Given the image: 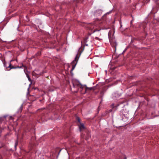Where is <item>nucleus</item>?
Returning <instances> with one entry per match:
<instances>
[{"label":"nucleus","instance_id":"f3484780","mask_svg":"<svg viewBox=\"0 0 159 159\" xmlns=\"http://www.w3.org/2000/svg\"><path fill=\"white\" fill-rule=\"evenodd\" d=\"M7 117V116H4V117L5 118H6Z\"/></svg>","mask_w":159,"mask_h":159},{"label":"nucleus","instance_id":"20e7f679","mask_svg":"<svg viewBox=\"0 0 159 159\" xmlns=\"http://www.w3.org/2000/svg\"><path fill=\"white\" fill-rule=\"evenodd\" d=\"M77 86L79 88L82 89V90H83L84 88H85L86 85H82L81 84H79L77 85Z\"/></svg>","mask_w":159,"mask_h":159},{"label":"nucleus","instance_id":"423d86ee","mask_svg":"<svg viewBox=\"0 0 159 159\" xmlns=\"http://www.w3.org/2000/svg\"><path fill=\"white\" fill-rule=\"evenodd\" d=\"M24 72H25V74H26V76H27V77L28 78L29 80V81L31 82V80L30 78V76H29V75H28V74L27 73H26V72H25V69L24 70Z\"/></svg>","mask_w":159,"mask_h":159},{"label":"nucleus","instance_id":"1a4fd4ad","mask_svg":"<svg viewBox=\"0 0 159 159\" xmlns=\"http://www.w3.org/2000/svg\"><path fill=\"white\" fill-rule=\"evenodd\" d=\"M77 56L75 57V60L72 61V63H75V61H76Z\"/></svg>","mask_w":159,"mask_h":159},{"label":"nucleus","instance_id":"6e6552de","mask_svg":"<svg viewBox=\"0 0 159 159\" xmlns=\"http://www.w3.org/2000/svg\"><path fill=\"white\" fill-rule=\"evenodd\" d=\"M156 3L158 7L159 8V0H157Z\"/></svg>","mask_w":159,"mask_h":159},{"label":"nucleus","instance_id":"aec40b11","mask_svg":"<svg viewBox=\"0 0 159 159\" xmlns=\"http://www.w3.org/2000/svg\"><path fill=\"white\" fill-rule=\"evenodd\" d=\"M126 158H125L124 159H126Z\"/></svg>","mask_w":159,"mask_h":159},{"label":"nucleus","instance_id":"f8f14e48","mask_svg":"<svg viewBox=\"0 0 159 159\" xmlns=\"http://www.w3.org/2000/svg\"><path fill=\"white\" fill-rule=\"evenodd\" d=\"M10 120H13V117L11 116H10L9 117V119Z\"/></svg>","mask_w":159,"mask_h":159},{"label":"nucleus","instance_id":"9b49d317","mask_svg":"<svg viewBox=\"0 0 159 159\" xmlns=\"http://www.w3.org/2000/svg\"><path fill=\"white\" fill-rule=\"evenodd\" d=\"M77 120H78V121L79 122V123H80V119L79 117H77Z\"/></svg>","mask_w":159,"mask_h":159},{"label":"nucleus","instance_id":"7ed1b4c3","mask_svg":"<svg viewBox=\"0 0 159 159\" xmlns=\"http://www.w3.org/2000/svg\"><path fill=\"white\" fill-rule=\"evenodd\" d=\"M79 128L80 131L82 130L85 128L84 125L82 123H80V125L79 126Z\"/></svg>","mask_w":159,"mask_h":159},{"label":"nucleus","instance_id":"6ab92c4d","mask_svg":"<svg viewBox=\"0 0 159 159\" xmlns=\"http://www.w3.org/2000/svg\"><path fill=\"white\" fill-rule=\"evenodd\" d=\"M125 50H126V49H125V50L124 51V52H125Z\"/></svg>","mask_w":159,"mask_h":159},{"label":"nucleus","instance_id":"0eeeda50","mask_svg":"<svg viewBox=\"0 0 159 159\" xmlns=\"http://www.w3.org/2000/svg\"><path fill=\"white\" fill-rule=\"evenodd\" d=\"M22 67H24L25 68H24V70L25 69V72H26V73H27L28 72V71L27 70V67L25 66L22 65L21 66H20V67H17V68H22Z\"/></svg>","mask_w":159,"mask_h":159},{"label":"nucleus","instance_id":"f257e3e1","mask_svg":"<svg viewBox=\"0 0 159 159\" xmlns=\"http://www.w3.org/2000/svg\"><path fill=\"white\" fill-rule=\"evenodd\" d=\"M109 39L111 46L112 47H114L116 48L117 44L115 40L113 39L111 37H110L109 34H108Z\"/></svg>","mask_w":159,"mask_h":159},{"label":"nucleus","instance_id":"f03ea898","mask_svg":"<svg viewBox=\"0 0 159 159\" xmlns=\"http://www.w3.org/2000/svg\"><path fill=\"white\" fill-rule=\"evenodd\" d=\"M6 64L5 63L4 64V66L6 67V68H10V70L11 69H13V68H17V67H14L13 66H11V64L10 63H8L9 66L8 67L6 66Z\"/></svg>","mask_w":159,"mask_h":159},{"label":"nucleus","instance_id":"dca6fc26","mask_svg":"<svg viewBox=\"0 0 159 159\" xmlns=\"http://www.w3.org/2000/svg\"><path fill=\"white\" fill-rule=\"evenodd\" d=\"M95 39H97V40H99V39L98 37H96L95 38Z\"/></svg>","mask_w":159,"mask_h":159},{"label":"nucleus","instance_id":"9d476101","mask_svg":"<svg viewBox=\"0 0 159 159\" xmlns=\"http://www.w3.org/2000/svg\"><path fill=\"white\" fill-rule=\"evenodd\" d=\"M17 144H18V143H17V142L16 141V142L15 144V148H16V146L17 145Z\"/></svg>","mask_w":159,"mask_h":159},{"label":"nucleus","instance_id":"ddd939ff","mask_svg":"<svg viewBox=\"0 0 159 159\" xmlns=\"http://www.w3.org/2000/svg\"><path fill=\"white\" fill-rule=\"evenodd\" d=\"M75 66H73L72 70H73L75 68Z\"/></svg>","mask_w":159,"mask_h":159},{"label":"nucleus","instance_id":"39448f33","mask_svg":"<svg viewBox=\"0 0 159 159\" xmlns=\"http://www.w3.org/2000/svg\"><path fill=\"white\" fill-rule=\"evenodd\" d=\"M93 88L92 87H88L86 85L85 87V93H86V91L88 90H92Z\"/></svg>","mask_w":159,"mask_h":159},{"label":"nucleus","instance_id":"a211bd4d","mask_svg":"<svg viewBox=\"0 0 159 159\" xmlns=\"http://www.w3.org/2000/svg\"><path fill=\"white\" fill-rule=\"evenodd\" d=\"M99 11H100V12H102V11L101 10H99Z\"/></svg>","mask_w":159,"mask_h":159},{"label":"nucleus","instance_id":"4468645a","mask_svg":"<svg viewBox=\"0 0 159 159\" xmlns=\"http://www.w3.org/2000/svg\"><path fill=\"white\" fill-rule=\"evenodd\" d=\"M2 118H0V122H2Z\"/></svg>","mask_w":159,"mask_h":159},{"label":"nucleus","instance_id":"2eb2a0df","mask_svg":"<svg viewBox=\"0 0 159 159\" xmlns=\"http://www.w3.org/2000/svg\"><path fill=\"white\" fill-rule=\"evenodd\" d=\"M111 11H109V12H108L107 13V14H109L111 12Z\"/></svg>","mask_w":159,"mask_h":159}]
</instances>
